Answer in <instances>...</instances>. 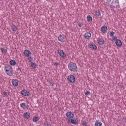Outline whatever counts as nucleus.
<instances>
[{
    "mask_svg": "<svg viewBox=\"0 0 126 126\" xmlns=\"http://www.w3.org/2000/svg\"><path fill=\"white\" fill-rule=\"evenodd\" d=\"M58 53L60 57L62 58V59H65V58H66V54L63 52V50H59Z\"/></svg>",
    "mask_w": 126,
    "mask_h": 126,
    "instance_id": "nucleus-3",
    "label": "nucleus"
},
{
    "mask_svg": "<svg viewBox=\"0 0 126 126\" xmlns=\"http://www.w3.org/2000/svg\"><path fill=\"white\" fill-rule=\"evenodd\" d=\"M67 79L68 81L71 82L72 83L75 82V77L72 75L68 76Z\"/></svg>",
    "mask_w": 126,
    "mask_h": 126,
    "instance_id": "nucleus-5",
    "label": "nucleus"
},
{
    "mask_svg": "<svg viewBox=\"0 0 126 126\" xmlns=\"http://www.w3.org/2000/svg\"><path fill=\"white\" fill-rule=\"evenodd\" d=\"M88 47L92 50H97V46L93 43H91L88 44Z\"/></svg>",
    "mask_w": 126,
    "mask_h": 126,
    "instance_id": "nucleus-6",
    "label": "nucleus"
},
{
    "mask_svg": "<svg viewBox=\"0 0 126 126\" xmlns=\"http://www.w3.org/2000/svg\"><path fill=\"white\" fill-rule=\"evenodd\" d=\"M20 106L21 108H22V109H26V108H27V107H26V104L24 103H21Z\"/></svg>",
    "mask_w": 126,
    "mask_h": 126,
    "instance_id": "nucleus-23",
    "label": "nucleus"
},
{
    "mask_svg": "<svg viewBox=\"0 0 126 126\" xmlns=\"http://www.w3.org/2000/svg\"><path fill=\"white\" fill-rule=\"evenodd\" d=\"M6 72L9 76H12L13 75V70H10L9 71H6Z\"/></svg>",
    "mask_w": 126,
    "mask_h": 126,
    "instance_id": "nucleus-19",
    "label": "nucleus"
},
{
    "mask_svg": "<svg viewBox=\"0 0 126 126\" xmlns=\"http://www.w3.org/2000/svg\"><path fill=\"white\" fill-rule=\"evenodd\" d=\"M108 30V28L107 27V26H103L101 27V32L102 33V34H105V33H106V32H107V30Z\"/></svg>",
    "mask_w": 126,
    "mask_h": 126,
    "instance_id": "nucleus-12",
    "label": "nucleus"
},
{
    "mask_svg": "<svg viewBox=\"0 0 126 126\" xmlns=\"http://www.w3.org/2000/svg\"><path fill=\"white\" fill-rule=\"evenodd\" d=\"M44 124L46 126H51V124L50 122H45Z\"/></svg>",
    "mask_w": 126,
    "mask_h": 126,
    "instance_id": "nucleus-31",
    "label": "nucleus"
},
{
    "mask_svg": "<svg viewBox=\"0 0 126 126\" xmlns=\"http://www.w3.org/2000/svg\"><path fill=\"white\" fill-rule=\"evenodd\" d=\"M1 51L3 54H6V52H7V50L3 48L1 49Z\"/></svg>",
    "mask_w": 126,
    "mask_h": 126,
    "instance_id": "nucleus-25",
    "label": "nucleus"
},
{
    "mask_svg": "<svg viewBox=\"0 0 126 126\" xmlns=\"http://www.w3.org/2000/svg\"><path fill=\"white\" fill-rule=\"evenodd\" d=\"M87 20L88 21V22H91L92 21V17H91L90 15H88L87 16Z\"/></svg>",
    "mask_w": 126,
    "mask_h": 126,
    "instance_id": "nucleus-22",
    "label": "nucleus"
},
{
    "mask_svg": "<svg viewBox=\"0 0 126 126\" xmlns=\"http://www.w3.org/2000/svg\"><path fill=\"white\" fill-rule=\"evenodd\" d=\"M84 37L86 40H89L91 38V33L89 32H87L84 34Z\"/></svg>",
    "mask_w": 126,
    "mask_h": 126,
    "instance_id": "nucleus-11",
    "label": "nucleus"
},
{
    "mask_svg": "<svg viewBox=\"0 0 126 126\" xmlns=\"http://www.w3.org/2000/svg\"><path fill=\"white\" fill-rule=\"evenodd\" d=\"M78 26H79V27H82V26H83V24L79 23H78Z\"/></svg>",
    "mask_w": 126,
    "mask_h": 126,
    "instance_id": "nucleus-34",
    "label": "nucleus"
},
{
    "mask_svg": "<svg viewBox=\"0 0 126 126\" xmlns=\"http://www.w3.org/2000/svg\"><path fill=\"white\" fill-rule=\"evenodd\" d=\"M11 29L12 31L15 32L18 29V28L15 25H12L11 26Z\"/></svg>",
    "mask_w": 126,
    "mask_h": 126,
    "instance_id": "nucleus-17",
    "label": "nucleus"
},
{
    "mask_svg": "<svg viewBox=\"0 0 126 126\" xmlns=\"http://www.w3.org/2000/svg\"><path fill=\"white\" fill-rule=\"evenodd\" d=\"M85 95H89V94H90V92H89V91H87L85 93Z\"/></svg>",
    "mask_w": 126,
    "mask_h": 126,
    "instance_id": "nucleus-33",
    "label": "nucleus"
},
{
    "mask_svg": "<svg viewBox=\"0 0 126 126\" xmlns=\"http://www.w3.org/2000/svg\"><path fill=\"white\" fill-rule=\"evenodd\" d=\"M49 84L51 86H54V83L53 82H49Z\"/></svg>",
    "mask_w": 126,
    "mask_h": 126,
    "instance_id": "nucleus-36",
    "label": "nucleus"
},
{
    "mask_svg": "<svg viewBox=\"0 0 126 126\" xmlns=\"http://www.w3.org/2000/svg\"><path fill=\"white\" fill-rule=\"evenodd\" d=\"M68 69L73 72H77V66L73 62H70L68 65Z\"/></svg>",
    "mask_w": 126,
    "mask_h": 126,
    "instance_id": "nucleus-1",
    "label": "nucleus"
},
{
    "mask_svg": "<svg viewBox=\"0 0 126 126\" xmlns=\"http://www.w3.org/2000/svg\"><path fill=\"white\" fill-rule=\"evenodd\" d=\"M98 43L99 45H104L105 43V41L102 39H99L98 40Z\"/></svg>",
    "mask_w": 126,
    "mask_h": 126,
    "instance_id": "nucleus-21",
    "label": "nucleus"
},
{
    "mask_svg": "<svg viewBox=\"0 0 126 126\" xmlns=\"http://www.w3.org/2000/svg\"><path fill=\"white\" fill-rule=\"evenodd\" d=\"M12 84H13V86H18V81L16 79H13L12 81Z\"/></svg>",
    "mask_w": 126,
    "mask_h": 126,
    "instance_id": "nucleus-15",
    "label": "nucleus"
},
{
    "mask_svg": "<svg viewBox=\"0 0 126 126\" xmlns=\"http://www.w3.org/2000/svg\"><path fill=\"white\" fill-rule=\"evenodd\" d=\"M95 126H102V122H99L98 120L95 121V123L94 124Z\"/></svg>",
    "mask_w": 126,
    "mask_h": 126,
    "instance_id": "nucleus-20",
    "label": "nucleus"
},
{
    "mask_svg": "<svg viewBox=\"0 0 126 126\" xmlns=\"http://www.w3.org/2000/svg\"><path fill=\"white\" fill-rule=\"evenodd\" d=\"M114 35H115V32H111L109 33L110 37H113L114 36Z\"/></svg>",
    "mask_w": 126,
    "mask_h": 126,
    "instance_id": "nucleus-28",
    "label": "nucleus"
},
{
    "mask_svg": "<svg viewBox=\"0 0 126 126\" xmlns=\"http://www.w3.org/2000/svg\"><path fill=\"white\" fill-rule=\"evenodd\" d=\"M23 54L25 57H29L31 55V52L28 50H25Z\"/></svg>",
    "mask_w": 126,
    "mask_h": 126,
    "instance_id": "nucleus-13",
    "label": "nucleus"
},
{
    "mask_svg": "<svg viewBox=\"0 0 126 126\" xmlns=\"http://www.w3.org/2000/svg\"><path fill=\"white\" fill-rule=\"evenodd\" d=\"M31 66L32 68H33V69H35L36 68H37V64H36V63L32 62L31 63Z\"/></svg>",
    "mask_w": 126,
    "mask_h": 126,
    "instance_id": "nucleus-16",
    "label": "nucleus"
},
{
    "mask_svg": "<svg viewBox=\"0 0 126 126\" xmlns=\"http://www.w3.org/2000/svg\"><path fill=\"white\" fill-rule=\"evenodd\" d=\"M82 124L83 126H87V122L86 121H83Z\"/></svg>",
    "mask_w": 126,
    "mask_h": 126,
    "instance_id": "nucleus-32",
    "label": "nucleus"
},
{
    "mask_svg": "<svg viewBox=\"0 0 126 126\" xmlns=\"http://www.w3.org/2000/svg\"><path fill=\"white\" fill-rule=\"evenodd\" d=\"M60 64V63L58 62H56L55 63H54V65L55 66H58V65H59Z\"/></svg>",
    "mask_w": 126,
    "mask_h": 126,
    "instance_id": "nucleus-35",
    "label": "nucleus"
},
{
    "mask_svg": "<svg viewBox=\"0 0 126 126\" xmlns=\"http://www.w3.org/2000/svg\"><path fill=\"white\" fill-rule=\"evenodd\" d=\"M5 71H9V70H13L12 67H11V66L8 65L5 67Z\"/></svg>",
    "mask_w": 126,
    "mask_h": 126,
    "instance_id": "nucleus-18",
    "label": "nucleus"
},
{
    "mask_svg": "<svg viewBox=\"0 0 126 126\" xmlns=\"http://www.w3.org/2000/svg\"><path fill=\"white\" fill-rule=\"evenodd\" d=\"M115 40V44L117 47H121L122 46V41L120 40V39H117V37H114Z\"/></svg>",
    "mask_w": 126,
    "mask_h": 126,
    "instance_id": "nucleus-10",
    "label": "nucleus"
},
{
    "mask_svg": "<svg viewBox=\"0 0 126 126\" xmlns=\"http://www.w3.org/2000/svg\"><path fill=\"white\" fill-rule=\"evenodd\" d=\"M66 39V37L63 35H60L58 37V40L59 42H64Z\"/></svg>",
    "mask_w": 126,
    "mask_h": 126,
    "instance_id": "nucleus-4",
    "label": "nucleus"
},
{
    "mask_svg": "<svg viewBox=\"0 0 126 126\" xmlns=\"http://www.w3.org/2000/svg\"><path fill=\"white\" fill-rule=\"evenodd\" d=\"M109 1H111V4L110 5V8L114 9V8H118L120 7V3L119 2V0H109Z\"/></svg>",
    "mask_w": 126,
    "mask_h": 126,
    "instance_id": "nucleus-2",
    "label": "nucleus"
},
{
    "mask_svg": "<svg viewBox=\"0 0 126 126\" xmlns=\"http://www.w3.org/2000/svg\"><path fill=\"white\" fill-rule=\"evenodd\" d=\"M95 14L96 15H97V16H100L101 12H100V11H95Z\"/></svg>",
    "mask_w": 126,
    "mask_h": 126,
    "instance_id": "nucleus-27",
    "label": "nucleus"
},
{
    "mask_svg": "<svg viewBox=\"0 0 126 126\" xmlns=\"http://www.w3.org/2000/svg\"><path fill=\"white\" fill-rule=\"evenodd\" d=\"M10 64H11V65H15L16 62L14 60H11L10 61Z\"/></svg>",
    "mask_w": 126,
    "mask_h": 126,
    "instance_id": "nucleus-24",
    "label": "nucleus"
},
{
    "mask_svg": "<svg viewBox=\"0 0 126 126\" xmlns=\"http://www.w3.org/2000/svg\"><path fill=\"white\" fill-rule=\"evenodd\" d=\"M33 122H38L39 121V117H34L33 118Z\"/></svg>",
    "mask_w": 126,
    "mask_h": 126,
    "instance_id": "nucleus-26",
    "label": "nucleus"
},
{
    "mask_svg": "<svg viewBox=\"0 0 126 126\" xmlns=\"http://www.w3.org/2000/svg\"><path fill=\"white\" fill-rule=\"evenodd\" d=\"M23 117L24 119H26L27 120L30 118V113L28 112L24 113L23 114Z\"/></svg>",
    "mask_w": 126,
    "mask_h": 126,
    "instance_id": "nucleus-14",
    "label": "nucleus"
},
{
    "mask_svg": "<svg viewBox=\"0 0 126 126\" xmlns=\"http://www.w3.org/2000/svg\"><path fill=\"white\" fill-rule=\"evenodd\" d=\"M21 94L23 96H25V97H28V96H29V94H30L29 93V92L27 91L23 90L21 92Z\"/></svg>",
    "mask_w": 126,
    "mask_h": 126,
    "instance_id": "nucleus-8",
    "label": "nucleus"
},
{
    "mask_svg": "<svg viewBox=\"0 0 126 126\" xmlns=\"http://www.w3.org/2000/svg\"><path fill=\"white\" fill-rule=\"evenodd\" d=\"M3 94L4 95V96H5V97H7V96H8V95H9V94H8V93L7 92H4L3 93Z\"/></svg>",
    "mask_w": 126,
    "mask_h": 126,
    "instance_id": "nucleus-30",
    "label": "nucleus"
},
{
    "mask_svg": "<svg viewBox=\"0 0 126 126\" xmlns=\"http://www.w3.org/2000/svg\"><path fill=\"white\" fill-rule=\"evenodd\" d=\"M66 116L68 119H72L74 117V114L72 112L69 111L66 113Z\"/></svg>",
    "mask_w": 126,
    "mask_h": 126,
    "instance_id": "nucleus-7",
    "label": "nucleus"
},
{
    "mask_svg": "<svg viewBox=\"0 0 126 126\" xmlns=\"http://www.w3.org/2000/svg\"><path fill=\"white\" fill-rule=\"evenodd\" d=\"M28 61L30 63H32V61H33V58H32V57H29Z\"/></svg>",
    "mask_w": 126,
    "mask_h": 126,
    "instance_id": "nucleus-29",
    "label": "nucleus"
},
{
    "mask_svg": "<svg viewBox=\"0 0 126 126\" xmlns=\"http://www.w3.org/2000/svg\"><path fill=\"white\" fill-rule=\"evenodd\" d=\"M68 123H71V124L73 125H77V124H78V121L76 119H68Z\"/></svg>",
    "mask_w": 126,
    "mask_h": 126,
    "instance_id": "nucleus-9",
    "label": "nucleus"
}]
</instances>
